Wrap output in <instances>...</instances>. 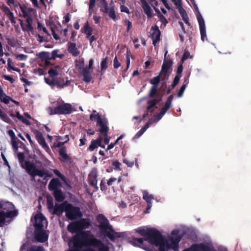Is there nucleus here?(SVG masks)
I'll return each instance as SVG.
<instances>
[{
  "label": "nucleus",
  "mask_w": 251,
  "mask_h": 251,
  "mask_svg": "<svg viewBox=\"0 0 251 251\" xmlns=\"http://www.w3.org/2000/svg\"><path fill=\"white\" fill-rule=\"evenodd\" d=\"M177 9H178V11H179V13L180 14L182 18V19L183 20V21H184L185 24L188 25H189L188 17L187 14L186 13V12L184 10V9H183L181 6V7H179L178 8H177Z\"/></svg>",
  "instance_id": "nucleus-25"
},
{
  "label": "nucleus",
  "mask_w": 251,
  "mask_h": 251,
  "mask_svg": "<svg viewBox=\"0 0 251 251\" xmlns=\"http://www.w3.org/2000/svg\"><path fill=\"white\" fill-rule=\"evenodd\" d=\"M172 65V61L171 60H165L164 61L161 70L160 72V78L162 80H165L167 78Z\"/></svg>",
  "instance_id": "nucleus-13"
},
{
  "label": "nucleus",
  "mask_w": 251,
  "mask_h": 251,
  "mask_svg": "<svg viewBox=\"0 0 251 251\" xmlns=\"http://www.w3.org/2000/svg\"><path fill=\"white\" fill-rule=\"evenodd\" d=\"M53 172L54 173V174L60 177V178H61L62 179H64L63 178V176H62V175L61 174V173L57 170H53Z\"/></svg>",
  "instance_id": "nucleus-62"
},
{
  "label": "nucleus",
  "mask_w": 251,
  "mask_h": 251,
  "mask_svg": "<svg viewBox=\"0 0 251 251\" xmlns=\"http://www.w3.org/2000/svg\"><path fill=\"white\" fill-rule=\"evenodd\" d=\"M58 50H54L52 52V57L53 59H55L57 57L62 58L64 56L63 54H58Z\"/></svg>",
  "instance_id": "nucleus-37"
},
{
  "label": "nucleus",
  "mask_w": 251,
  "mask_h": 251,
  "mask_svg": "<svg viewBox=\"0 0 251 251\" xmlns=\"http://www.w3.org/2000/svg\"><path fill=\"white\" fill-rule=\"evenodd\" d=\"M125 23L127 26V31H129L132 26V23L128 20H126Z\"/></svg>",
  "instance_id": "nucleus-59"
},
{
  "label": "nucleus",
  "mask_w": 251,
  "mask_h": 251,
  "mask_svg": "<svg viewBox=\"0 0 251 251\" xmlns=\"http://www.w3.org/2000/svg\"><path fill=\"white\" fill-rule=\"evenodd\" d=\"M75 65L80 70H81V71L83 69V68H85L84 67V63L83 59H80L78 60H77L76 61Z\"/></svg>",
  "instance_id": "nucleus-34"
},
{
  "label": "nucleus",
  "mask_w": 251,
  "mask_h": 251,
  "mask_svg": "<svg viewBox=\"0 0 251 251\" xmlns=\"http://www.w3.org/2000/svg\"><path fill=\"white\" fill-rule=\"evenodd\" d=\"M21 25L23 30L25 31H31L32 29L31 24L21 23Z\"/></svg>",
  "instance_id": "nucleus-32"
},
{
  "label": "nucleus",
  "mask_w": 251,
  "mask_h": 251,
  "mask_svg": "<svg viewBox=\"0 0 251 251\" xmlns=\"http://www.w3.org/2000/svg\"><path fill=\"white\" fill-rule=\"evenodd\" d=\"M160 78V76L159 75L158 76L155 77L153 78L152 79H151V83L152 84L154 85V86L157 85L159 82Z\"/></svg>",
  "instance_id": "nucleus-39"
},
{
  "label": "nucleus",
  "mask_w": 251,
  "mask_h": 251,
  "mask_svg": "<svg viewBox=\"0 0 251 251\" xmlns=\"http://www.w3.org/2000/svg\"><path fill=\"white\" fill-rule=\"evenodd\" d=\"M185 89H186L185 85H183V86H181V87L180 88V89L178 92V95H177L178 97L180 98L183 96V93H184Z\"/></svg>",
  "instance_id": "nucleus-45"
},
{
  "label": "nucleus",
  "mask_w": 251,
  "mask_h": 251,
  "mask_svg": "<svg viewBox=\"0 0 251 251\" xmlns=\"http://www.w3.org/2000/svg\"><path fill=\"white\" fill-rule=\"evenodd\" d=\"M114 67L115 69L119 68L121 66L120 63L118 61V59L115 57L113 60Z\"/></svg>",
  "instance_id": "nucleus-48"
},
{
  "label": "nucleus",
  "mask_w": 251,
  "mask_h": 251,
  "mask_svg": "<svg viewBox=\"0 0 251 251\" xmlns=\"http://www.w3.org/2000/svg\"><path fill=\"white\" fill-rule=\"evenodd\" d=\"M143 198L148 203V209H150L151 207V205H150V204L151 203V201L153 199V197H152L151 195H149L147 192H144Z\"/></svg>",
  "instance_id": "nucleus-27"
},
{
  "label": "nucleus",
  "mask_w": 251,
  "mask_h": 251,
  "mask_svg": "<svg viewBox=\"0 0 251 251\" xmlns=\"http://www.w3.org/2000/svg\"><path fill=\"white\" fill-rule=\"evenodd\" d=\"M7 64H8V67L9 68H10L11 69H12L13 70L16 71V72H20V70L19 69H18V68L15 67L14 66V64L10 59H8V60L7 61Z\"/></svg>",
  "instance_id": "nucleus-36"
},
{
  "label": "nucleus",
  "mask_w": 251,
  "mask_h": 251,
  "mask_svg": "<svg viewBox=\"0 0 251 251\" xmlns=\"http://www.w3.org/2000/svg\"><path fill=\"white\" fill-rule=\"evenodd\" d=\"M150 36L153 40L154 46L160 40V32L157 26L152 27L150 32Z\"/></svg>",
  "instance_id": "nucleus-15"
},
{
  "label": "nucleus",
  "mask_w": 251,
  "mask_h": 251,
  "mask_svg": "<svg viewBox=\"0 0 251 251\" xmlns=\"http://www.w3.org/2000/svg\"><path fill=\"white\" fill-rule=\"evenodd\" d=\"M15 215L16 210L12 203L0 201V224L4 223Z\"/></svg>",
  "instance_id": "nucleus-4"
},
{
  "label": "nucleus",
  "mask_w": 251,
  "mask_h": 251,
  "mask_svg": "<svg viewBox=\"0 0 251 251\" xmlns=\"http://www.w3.org/2000/svg\"><path fill=\"white\" fill-rule=\"evenodd\" d=\"M39 58L44 62V64H40L42 66H47L50 64V60L51 59L50 53L48 52H42L38 54Z\"/></svg>",
  "instance_id": "nucleus-17"
},
{
  "label": "nucleus",
  "mask_w": 251,
  "mask_h": 251,
  "mask_svg": "<svg viewBox=\"0 0 251 251\" xmlns=\"http://www.w3.org/2000/svg\"><path fill=\"white\" fill-rule=\"evenodd\" d=\"M121 11L122 12H125L127 14L129 13V11L128 8L125 6L124 5H122L120 7Z\"/></svg>",
  "instance_id": "nucleus-51"
},
{
  "label": "nucleus",
  "mask_w": 251,
  "mask_h": 251,
  "mask_svg": "<svg viewBox=\"0 0 251 251\" xmlns=\"http://www.w3.org/2000/svg\"><path fill=\"white\" fill-rule=\"evenodd\" d=\"M113 165L115 167V169L117 170L120 169V163L117 161L113 162Z\"/></svg>",
  "instance_id": "nucleus-57"
},
{
  "label": "nucleus",
  "mask_w": 251,
  "mask_h": 251,
  "mask_svg": "<svg viewBox=\"0 0 251 251\" xmlns=\"http://www.w3.org/2000/svg\"><path fill=\"white\" fill-rule=\"evenodd\" d=\"M35 73L36 74L39 75H42L44 74V71L43 69L39 68L35 70Z\"/></svg>",
  "instance_id": "nucleus-56"
},
{
  "label": "nucleus",
  "mask_w": 251,
  "mask_h": 251,
  "mask_svg": "<svg viewBox=\"0 0 251 251\" xmlns=\"http://www.w3.org/2000/svg\"><path fill=\"white\" fill-rule=\"evenodd\" d=\"M60 186L59 180L57 178L52 179L50 182L49 188L50 190L56 189Z\"/></svg>",
  "instance_id": "nucleus-23"
},
{
  "label": "nucleus",
  "mask_w": 251,
  "mask_h": 251,
  "mask_svg": "<svg viewBox=\"0 0 251 251\" xmlns=\"http://www.w3.org/2000/svg\"><path fill=\"white\" fill-rule=\"evenodd\" d=\"M90 118L91 120H97L98 124L100 126V133L103 134L104 136L105 137L103 139V142L105 145H107L109 143V139L107 137V132L108 127L107 126V121L104 119H102L100 116V115L98 113H96V111H93V113L90 115Z\"/></svg>",
  "instance_id": "nucleus-6"
},
{
  "label": "nucleus",
  "mask_w": 251,
  "mask_h": 251,
  "mask_svg": "<svg viewBox=\"0 0 251 251\" xmlns=\"http://www.w3.org/2000/svg\"><path fill=\"white\" fill-rule=\"evenodd\" d=\"M46 228H35V239L39 242H45L49 237V232L45 230Z\"/></svg>",
  "instance_id": "nucleus-12"
},
{
  "label": "nucleus",
  "mask_w": 251,
  "mask_h": 251,
  "mask_svg": "<svg viewBox=\"0 0 251 251\" xmlns=\"http://www.w3.org/2000/svg\"><path fill=\"white\" fill-rule=\"evenodd\" d=\"M188 58H192V56H190V53L188 51H185L182 58V59H181V61L183 62L184 61L185 59Z\"/></svg>",
  "instance_id": "nucleus-52"
},
{
  "label": "nucleus",
  "mask_w": 251,
  "mask_h": 251,
  "mask_svg": "<svg viewBox=\"0 0 251 251\" xmlns=\"http://www.w3.org/2000/svg\"><path fill=\"white\" fill-rule=\"evenodd\" d=\"M59 205L60 204H55V206L53 207V202H52V200H50L49 199H48V208H49V210H50V211L52 212L54 214H56L54 212V209H55V206L56 205Z\"/></svg>",
  "instance_id": "nucleus-33"
},
{
  "label": "nucleus",
  "mask_w": 251,
  "mask_h": 251,
  "mask_svg": "<svg viewBox=\"0 0 251 251\" xmlns=\"http://www.w3.org/2000/svg\"><path fill=\"white\" fill-rule=\"evenodd\" d=\"M171 99L172 98L170 97L167 102L165 103V105L163 108L161 109V111L160 114L158 115L155 116L153 119L151 120L149 123L146 124L144 127H143L142 129H141L139 132L135 135L134 138H138L140 137L144 132L145 131L149 128L150 124H152L153 122H157L165 114L167 110L170 107L171 103Z\"/></svg>",
  "instance_id": "nucleus-7"
},
{
  "label": "nucleus",
  "mask_w": 251,
  "mask_h": 251,
  "mask_svg": "<svg viewBox=\"0 0 251 251\" xmlns=\"http://www.w3.org/2000/svg\"><path fill=\"white\" fill-rule=\"evenodd\" d=\"M102 141V139L101 137H99L96 140L92 141L90 145L88 148V150L93 151L95 149L98 148L100 146V143H101Z\"/></svg>",
  "instance_id": "nucleus-19"
},
{
  "label": "nucleus",
  "mask_w": 251,
  "mask_h": 251,
  "mask_svg": "<svg viewBox=\"0 0 251 251\" xmlns=\"http://www.w3.org/2000/svg\"><path fill=\"white\" fill-rule=\"evenodd\" d=\"M97 221L99 224L98 226L103 234L113 240V231L106 218L103 215L100 214L97 216Z\"/></svg>",
  "instance_id": "nucleus-8"
},
{
  "label": "nucleus",
  "mask_w": 251,
  "mask_h": 251,
  "mask_svg": "<svg viewBox=\"0 0 251 251\" xmlns=\"http://www.w3.org/2000/svg\"><path fill=\"white\" fill-rule=\"evenodd\" d=\"M8 134L11 137L12 140L15 139V133H14V132H13V130H9L8 131Z\"/></svg>",
  "instance_id": "nucleus-58"
},
{
  "label": "nucleus",
  "mask_w": 251,
  "mask_h": 251,
  "mask_svg": "<svg viewBox=\"0 0 251 251\" xmlns=\"http://www.w3.org/2000/svg\"><path fill=\"white\" fill-rule=\"evenodd\" d=\"M132 57L131 55L130 52L128 50H127L126 52V68L125 69V71H126V70L128 69L130 65V57Z\"/></svg>",
  "instance_id": "nucleus-38"
},
{
  "label": "nucleus",
  "mask_w": 251,
  "mask_h": 251,
  "mask_svg": "<svg viewBox=\"0 0 251 251\" xmlns=\"http://www.w3.org/2000/svg\"><path fill=\"white\" fill-rule=\"evenodd\" d=\"M1 9L7 15L9 16L10 19L11 20L14 18V15L12 13L10 9L5 5H2L0 7Z\"/></svg>",
  "instance_id": "nucleus-28"
},
{
  "label": "nucleus",
  "mask_w": 251,
  "mask_h": 251,
  "mask_svg": "<svg viewBox=\"0 0 251 251\" xmlns=\"http://www.w3.org/2000/svg\"><path fill=\"white\" fill-rule=\"evenodd\" d=\"M59 154L60 160L63 161H66L68 160V157L64 151H63V150H60L59 151Z\"/></svg>",
  "instance_id": "nucleus-35"
},
{
  "label": "nucleus",
  "mask_w": 251,
  "mask_h": 251,
  "mask_svg": "<svg viewBox=\"0 0 251 251\" xmlns=\"http://www.w3.org/2000/svg\"><path fill=\"white\" fill-rule=\"evenodd\" d=\"M81 75L83 76V80L86 82H89L92 78L91 72L87 68H83L80 72Z\"/></svg>",
  "instance_id": "nucleus-18"
},
{
  "label": "nucleus",
  "mask_w": 251,
  "mask_h": 251,
  "mask_svg": "<svg viewBox=\"0 0 251 251\" xmlns=\"http://www.w3.org/2000/svg\"><path fill=\"white\" fill-rule=\"evenodd\" d=\"M20 7L23 13V16L25 17H29L31 13L34 12V9L31 8L27 7L25 5H20Z\"/></svg>",
  "instance_id": "nucleus-21"
},
{
  "label": "nucleus",
  "mask_w": 251,
  "mask_h": 251,
  "mask_svg": "<svg viewBox=\"0 0 251 251\" xmlns=\"http://www.w3.org/2000/svg\"><path fill=\"white\" fill-rule=\"evenodd\" d=\"M84 32L87 35V37L92 35V29L88 25H86L84 28Z\"/></svg>",
  "instance_id": "nucleus-41"
},
{
  "label": "nucleus",
  "mask_w": 251,
  "mask_h": 251,
  "mask_svg": "<svg viewBox=\"0 0 251 251\" xmlns=\"http://www.w3.org/2000/svg\"><path fill=\"white\" fill-rule=\"evenodd\" d=\"M160 20L162 23L164 24L165 25L167 23V21L166 19L162 15H161L160 16Z\"/></svg>",
  "instance_id": "nucleus-63"
},
{
  "label": "nucleus",
  "mask_w": 251,
  "mask_h": 251,
  "mask_svg": "<svg viewBox=\"0 0 251 251\" xmlns=\"http://www.w3.org/2000/svg\"><path fill=\"white\" fill-rule=\"evenodd\" d=\"M137 232L145 239L144 241L142 238L135 239L136 245L148 251H152L154 247L159 251L176 250L181 238L177 230H173L168 240H164L158 231L148 226L138 228Z\"/></svg>",
  "instance_id": "nucleus-1"
},
{
  "label": "nucleus",
  "mask_w": 251,
  "mask_h": 251,
  "mask_svg": "<svg viewBox=\"0 0 251 251\" xmlns=\"http://www.w3.org/2000/svg\"><path fill=\"white\" fill-rule=\"evenodd\" d=\"M37 138L38 143L44 148H47V146L45 142V139L41 134L37 135Z\"/></svg>",
  "instance_id": "nucleus-31"
},
{
  "label": "nucleus",
  "mask_w": 251,
  "mask_h": 251,
  "mask_svg": "<svg viewBox=\"0 0 251 251\" xmlns=\"http://www.w3.org/2000/svg\"><path fill=\"white\" fill-rule=\"evenodd\" d=\"M198 20L200 26V29L201 34V38L202 41H204L206 37L205 26L204 20L201 15L198 17Z\"/></svg>",
  "instance_id": "nucleus-16"
},
{
  "label": "nucleus",
  "mask_w": 251,
  "mask_h": 251,
  "mask_svg": "<svg viewBox=\"0 0 251 251\" xmlns=\"http://www.w3.org/2000/svg\"><path fill=\"white\" fill-rule=\"evenodd\" d=\"M180 79V76L179 75H176L175 76L173 83L172 84V87H175L176 84L178 83Z\"/></svg>",
  "instance_id": "nucleus-50"
},
{
  "label": "nucleus",
  "mask_w": 251,
  "mask_h": 251,
  "mask_svg": "<svg viewBox=\"0 0 251 251\" xmlns=\"http://www.w3.org/2000/svg\"><path fill=\"white\" fill-rule=\"evenodd\" d=\"M68 50L69 52L74 56H77L79 54L76 46L74 43H70L69 46Z\"/></svg>",
  "instance_id": "nucleus-24"
},
{
  "label": "nucleus",
  "mask_w": 251,
  "mask_h": 251,
  "mask_svg": "<svg viewBox=\"0 0 251 251\" xmlns=\"http://www.w3.org/2000/svg\"><path fill=\"white\" fill-rule=\"evenodd\" d=\"M107 68V61L106 58L103 59L101 62V68L102 70H105Z\"/></svg>",
  "instance_id": "nucleus-46"
},
{
  "label": "nucleus",
  "mask_w": 251,
  "mask_h": 251,
  "mask_svg": "<svg viewBox=\"0 0 251 251\" xmlns=\"http://www.w3.org/2000/svg\"><path fill=\"white\" fill-rule=\"evenodd\" d=\"M68 251H114L102 244L89 231L77 233L69 241Z\"/></svg>",
  "instance_id": "nucleus-2"
},
{
  "label": "nucleus",
  "mask_w": 251,
  "mask_h": 251,
  "mask_svg": "<svg viewBox=\"0 0 251 251\" xmlns=\"http://www.w3.org/2000/svg\"><path fill=\"white\" fill-rule=\"evenodd\" d=\"M3 78L6 80L10 81L11 83H13L15 81L14 79L11 76L9 75H4Z\"/></svg>",
  "instance_id": "nucleus-54"
},
{
  "label": "nucleus",
  "mask_w": 251,
  "mask_h": 251,
  "mask_svg": "<svg viewBox=\"0 0 251 251\" xmlns=\"http://www.w3.org/2000/svg\"><path fill=\"white\" fill-rule=\"evenodd\" d=\"M51 33H52V35L53 37V38L56 40H59L60 38H59V37L56 34L54 30L53 29H52L51 30Z\"/></svg>",
  "instance_id": "nucleus-61"
},
{
  "label": "nucleus",
  "mask_w": 251,
  "mask_h": 251,
  "mask_svg": "<svg viewBox=\"0 0 251 251\" xmlns=\"http://www.w3.org/2000/svg\"><path fill=\"white\" fill-rule=\"evenodd\" d=\"M68 81H67L66 83L64 82V80H60L59 81H57L55 82V85H56L59 87H63L64 86H67L68 85Z\"/></svg>",
  "instance_id": "nucleus-42"
},
{
  "label": "nucleus",
  "mask_w": 251,
  "mask_h": 251,
  "mask_svg": "<svg viewBox=\"0 0 251 251\" xmlns=\"http://www.w3.org/2000/svg\"><path fill=\"white\" fill-rule=\"evenodd\" d=\"M95 1L96 0H90L89 11L90 15L92 14L93 12V7L95 5Z\"/></svg>",
  "instance_id": "nucleus-43"
},
{
  "label": "nucleus",
  "mask_w": 251,
  "mask_h": 251,
  "mask_svg": "<svg viewBox=\"0 0 251 251\" xmlns=\"http://www.w3.org/2000/svg\"><path fill=\"white\" fill-rule=\"evenodd\" d=\"M54 195L55 200L58 201H61L64 199L62 193L60 191L56 190L54 191Z\"/></svg>",
  "instance_id": "nucleus-30"
},
{
  "label": "nucleus",
  "mask_w": 251,
  "mask_h": 251,
  "mask_svg": "<svg viewBox=\"0 0 251 251\" xmlns=\"http://www.w3.org/2000/svg\"><path fill=\"white\" fill-rule=\"evenodd\" d=\"M141 3L142 6L145 13L146 14L148 18H151L152 17V10L149 5L145 0H144L141 1Z\"/></svg>",
  "instance_id": "nucleus-20"
},
{
  "label": "nucleus",
  "mask_w": 251,
  "mask_h": 251,
  "mask_svg": "<svg viewBox=\"0 0 251 251\" xmlns=\"http://www.w3.org/2000/svg\"><path fill=\"white\" fill-rule=\"evenodd\" d=\"M157 102V101L156 100H151L148 102L149 106L148 107V110H150L151 109L152 107H153Z\"/></svg>",
  "instance_id": "nucleus-44"
},
{
  "label": "nucleus",
  "mask_w": 251,
  "mask_h": 251,
  "mask_svg": "<svg viewBox=\"0 0 251 251\" xmlns=\"http://www.w3.org/2000/svg\"><path fill=\"white\" fill-rule=\"evenodd\" d=\"M34 225L35 228H47L48 222L42 214L38 213L34 216Z\"/></svg>",
  "instance_id": "nucleus-11"
},
{
  "label": "nucleus",
  "mask_w": 251,
  "mask_h": 251,
  "mask_svg": "<svg viewBox=\"0 0 251 251\" xmlns=\"http://www.w3.org/2000/svg\"><path fill=\"white\" fill-rule=\"evenodd\" d=\"M45 82L51 87L54 86L55 85V82L53 79H50L47 78H45Z\"/></svg>",
  "instance_id": "nucleus-47"
},
{
  "label": "nucleus",
  "mask_w": 251,
  "mask_h": 251,
  "mask_svg": "<svg viewBox=\"0 0 251 251\" xmlns=\"http://www.w3.org/2000/svg\"><path fill=\"white\" fill-rule=\"evenodd\" d=\"M116 180L115 178H110L107 181V184L109 185H111L113 184L114 182Z\"/></svg>",
  "instance_id": "nucleus-64"
},
{
  "label": "nucleus",
  "mask_w": 251,
  "mask_h": 251,
  "mask_svg": "<svg viewBox=\"0 0 251 251\" xmlns=\"http://www.w3.org/2000/svg\"><path fill=\"white\" fill-rule=\"evenodd\" d=\"M18 158L20 162H22L24 160L25 156L23 153H19L18 154Z\"/></svg>",
  "instance_id": "nucleus-53"
},
{
  "label": "nucleus",
  "mask_w": 251,
  "mask_h": 251,
  "mask_svg": "<svg viewBox=\"0 0 251 251\" xmlns=\"http://www.w3.org/2000/svg\"><path fill=\"white\" fill-rule=\"evenodd\" d=\"M90 226V221L85 219L70 223L67 227L68 230L74 233L78 232L82 229L88 228Z\"/></svg>",
  "instance_id": "nucleus-9"
},
{
  "label": "nucleus",
  "mask_w": 251,
  "mask_h": 251,
  "mask_svg": "<svg viewBox=\"0 0 251 251\" xmlns=\"http://www.w3.org/2000/svg\"><path fill=\"white\" fill-rule=\"evenodd\" d=\"M176 6L177 8L181 6V0H172Z\"/></svg>",
  "instance_id": "nucleus-55"
},
{
  "label": "nucleus",
  "mask_w": 251,
  "mask_h": 251,
  "mask_svg": "<svg viewBox=\"0 0 251 251\" xmlns=\"http://www.w3.org/2000/svg\"><path fill=\"white\" fill-rule=\"evenodd\" d=\"M54 211L56 214L58 215L65 211L66 216L70 220L80 218L82 216L78 208L73 207L71 204L67 202L60 204L59 205H56Z\"/></svg>",
  "instance_id": "nucleus-3"
},
{
  "label": "nucleus",
  "mask_w": 251,
  "mask_h": 251,
  "mask_svg": "<svg viewBox=\"0 0 251 251\" xmlns=\"http://www.w3.org/2000/svg\"><path fill=\"white\" fill-rule=\"evenodd\" d=\"M25 169L27 173L32 176L51 177V175L44 169H38L33 162L26 161L25 163Z\"/></svg>",
  "instance_id": "nucleus-5"
},
{
  "label": "nucleus",
  "mask_w": 251,
  "mask_h": 251,
  "mask_svg": "<svg viewBox=\"0 0 251 251\" xmlns=\"http://www.w3.org/2000/svg\"><path fill=\"white\" fill-rule=\"evenodd\" d=\"M70 16L69 14L66 15L64 17V20L63 21V23H67L70 21Z\"/></svg>",
  "instance_id": "nucleus-60"
},
{
  "label": "nucleus",
  "mask_w": 251,
  "mask_h": 251,
  "mask_svg": "<svg viewBox=\"0 0 251 251\" xmlns=\"http://www.w3.org/2000/svg\"><path fill=\"white\" fill-rule=\"evenodd\" d=\"M48 111L50 115L67 114H70L72 112V107L70 104L65 103L58 105L54 109L49 107Z\"/></svg>",
  "instance_id": "nucleus-10"
},
{
  "label": "nucleus",
  "mask_w": 251,
  "mask_h": 251,
  "mask_svg": "<svg viewBox=\"0 0 251 251\" xmlns=\"http://www.w3.org/2000/svg\"><path fill=\"white\" fill-rule=\"evenodd\" d=\"M60 68L58 66L51 68L48 71V73L51 77H54L57 75L60 72Z\"/></svg>",
  "instance_id": "nucleus-26"
},
{
  "label": "nucleus",
  "mask_w": 251,
  "mask_h": 251,
  "mask_svg": "<svg viewBox=\"0 0 251 251\" xmlns=\"http://www.w3.org/2000/svg\"><path fill=\"white\" fill-rule=\"evenodd\" d=\"M25 251H45V250L42 247L31 246L25 249Z\"/></svg>",
  "instance_id": "nucleus-29"
},
{
  "label": "nucleus",
  "mask_w": 251,
  "mask_h": 251,
  "mask_svg": "<svg viewBox=\"0 0 251 251\" xmlns=\"http://www.w3.org/2000/svg\"><path fill=\"white\" fill-rule=\"evenodd\" d=\"M16 58L18 60H25L27 58V56L25 55L21 54L19 55H17L16 56Z\"/></svg>",
  "instance_id": "nucleus-49"
},
{
  "label": "nucleus",
  "mask_w": 251,
  "mask_h": 251,
  "mask_svg": "<svg viewBox=\"0 0 251 251\" xmlns=\"http://www.w3.org/2000/svg\"><path fill=\"white\" fill-rule=\"evenodd\" d=\"M12 146L14 151L15 152H17L18 150V143L15 139L12 140Z\"/></svg>",
  "instance_id": "nucleus-40"
},
{
  "label": "nucleus",
  "mask_w": 251,
  "mask_h": 251,
  "mask_svg": "<svg viewBox=\"0 0 251 251\" xmlns=\"http://www.w3.org/2000/svg\"><path fill=\"white\" fill-rule=\"evenodd\" d=\"M0 101L5 104H7L9 102L11 99L8 96H7L3 92L2 88L0 87Z\"/></svg>",
  "instance_id": "nucleus-22"
},
{
  "label": "nucleus",
  "mask_w": 251,
  "mask_h": 251,
  "mask_svg": "<svg viewBox=\"0 0 251 251\" xmlns=\"http://www.w3.org/2000/svg\"><path fill=\"white\" fill-rule=\"evenodd\" d=\"M100 7V10L108 15L109 17L114 20H116V16L113 7H108L105 0H101Z\"/></svg>",
  "instance_id": "nucleus-14"
}]
</instances>
